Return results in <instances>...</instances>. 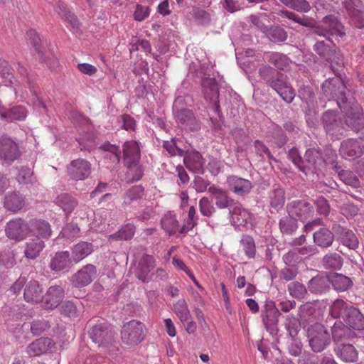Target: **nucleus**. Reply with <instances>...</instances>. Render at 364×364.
I'll return each instance as SVG.
<instances>
[{
    "instance_id": "nucleus-1",
    "label": "nucleus",
    "mask_w": 364,
    "mask_h": 364,
    "mask_svg": "<svg viewBox=\"0 0 364 364\" xmlns=\"http://www.w3.org/2000/svg\"><path fill=\"white\" fill-rule=\"evenodd\" d=\"M331 314L334 318H342L349 328L364 330V316L358 309L338 299L331 307Z\"/></svg>"
},
{
    "instance_id": "nucleus-2",
    "label": "nucleus",
    "mask_w": 364,
    "mask_h": 364,
    "mask_svg": "<svg viewBox=\"0 0 364 364\" xmlns=\"http://www.w3.org/2000/svg\"><path fill=\"white\" fill-rule=\"evenodd\" d=\"M123 161L130 171L135 173L134 179L139 181L143 176V170L139 165L141 158L139 143L136 141H127L122 146Z\"/></svg>"
},
{
    "instance_id": "nucleus-3",
    "label": "nucleus",
    "mask_w": 364,
    "mask_h": 364,
    "mask_svg": "<svg viewBox=\"0 0 364 364\" xmlns=\"http://www.w3.org/2000/svg\"><path fill=\"white\" fill-rule=\"evenodd\" d=\"M89 325L90 328L88 334L92 342L104 348L114 345L115 333L107 322L102 320L95 323L93 320L90 321Z\"/></svg>"
},
{
    "instance_id": "nucleus-4",
    "label": "nucleus",
    "mask_w": 364,
    "mask_h": 364,
    "mask_svg": "<svg viewBox=\"0 0 364 364\" xmlns=\"http://www.w3.org/2000/svg\"><path fill=\"white\" fill-rule=\"evenodd\" d=\"M146 328L144 323L136 320H132L124 323L121 330V338L124 343L135 346L145 338Z\"/></svg>"
},
{
    "instance_id": "nucleus-5",
    "label": "nucleus",
    "mask_w": 364,
    "mask_h": 364,
    "mask_svg": "<svg viewBox=\"0 0 364 364\" xmlns=\"http://www.w3.org/2000/svg\"><path fill=\"white\" fill-rule=\"evenodd\" d=\"M346 36V28L338 20V17L333 15H328L323 18L320 25V36L325 37L332 43L331 38H343Z\"/></svg>"
},
{
    "instance_id": "nucleus-6",
    "label": "nucleus",
    "mask_w": 364,
    "mask_h": 364,
    "mask_svg": "<svg viewBox=\"0 0 364 364\" xmlns=\"http://www.w3.org/2000/svg\"><path fill=\"white\" fill-rule=\"evenodd\" d=\"M21 156L18 144L11 137H0V160L11 164Z\"/></svg>"
},
{
    "instance_id": "nucleus-7",
    "label": "nucleus",
    "mask_w": 364,
    "mask_h": 364,
    "mask_svg": "<svg viewBox=\"0 0 364 364\" xmlns=\"http://www.w3.org/2000/svg\"><path fill=\"white\" fill-rule=\"evenodd\" d=\"M281 313L272 300H267L262 313V321L271 334L278 331V318Z\"/></svg>"
},
{
    "instance_id": "nucleus-8",
    "label": "nucleus",
    "mask_w": 364,
    "mask_h": 364,
    "mask_svg": "<svg viewBox=\"0 0 364 364\" xmlns=\"http://www.w3.org/2000/svg\"><path fill=\"white\" fill-rule=\"evenodd\" d=\"M344 5L350 18V23L357 28H364V17L363 15V5L361 0H346Z\"/></svg>"
},
{
    "instance_id": "nucleus-9",
    "label": "nucleus",
    "mask_w": 364,
    "mask_h": 364,
    "mask_svg": "<svg viewBox=\"0 0 364 364\" xmlns=\"http://www.w3.org/2000/svg\"><path fill=\"white\" fill-rule=\"evenodd\" d=\"M6 235L16 241H21L29 235V223L21 218L10 220L6 225Z\"/></svg>"
},
{
    "instance_id": "nucleus-10",
    "label": "nucleus",
    "mask_w": 364,
    "mask_h": 364,
    "mask_svg": "<svg viewBox=\"0 0 364 364\" xmlns=\"http://www.w3.org/2000/svg\"><path fill=\"white\" fill-rule=\"evenodd\" d=\"M287 211L296 220L305 221L313 215L314 207L305 200H294L287 205Z\"/></svg>"
},
{
    "instance_id": "nucleus-11",
    "label": "nucleus",
    "mask_w": 364,
    "mask_h": 364,
    "mask_svg": "<svg viewBox=\"0 0 364 364\" xmlns=\"http://www.w3.org/2000/svg\"><path fill=\"white\" fill-rule=\"evenodd\" d=\"M97 267L92 264H88L74 274L70 282L74 287L82 288L90 284L97 277Z\"/></svg>"
},
{
    "instance_id": "nucleus-12",
    "label": "nucleus",
    "mask_w": 364,
    "mask_h": 364,
    "mask_svg": "<svg viewBox=\"0 0 364 364\" xmlns=\"http://www.w3.org/2000/svg\"><path fill=\"white\" fill-rule=\"evenodd\" d=\"M91 173V164L84 159L73 160L68 166V173L75 181L87 178Z\"/></svg>"
},
{
    "instance_id": "nucleus-13",
    "label": "nucleus",
    "mask_w": 364,
    "mask_h": 364,
    "mask_svg": "<svg viewBox=\"0 0 364 364\" xmlns=\"http://www.w3.org/2000/svg\"><path fill=\"white\" fill-rule=\"evenodd\" d=\"M55 346L53 341L48 337H41L31 343L26 349L29 357L39 356L47 353Z\"/></svg>"
},
{
    "instance_id": "nucleus-14",
    "label": "nucleus",
    "mask_w": 364,
    "mask_h": 364,
    "mask_svg": "<svg viewBox=\"0 0 364 364\" xmlns=\"http://www.w3.org/2000/svg\"><path fill=\"white\" fill-rule=\"evenodd\" d=\"M331 45L326 44L323 41H320V58L322 57L330 63L331 68L334 69V65H340L342 64V57L340 51L336 48L334 43Z\"/></svg>"
},
{
    "instance_id": "nucleus-15",
    "label": "nucleus",
    "mask_w": 364,
    "mask_h": 364,
    "mask_svg": "<svg viewBox=\"0 0 364 364\" xmlns=\"http://www.w3.org/2000/svg\"><path fill=\"white\" fill-rule=\"evenodd\" d=\"M267 84L272 87L285 102L291 103L293 101L295 97L294 92L292 87L284 80L279 77L274 79L273 77Z\"/></svg>"
},
{
    "instance_id": "nucleus-16",
    "label": "nucleus",
    "mask_w": 364,
    "mask_h": 364,
    "mask_svg": "<svg viewBox=\"0 0 364 364\" xmlns=\"http://www.w3.org/2000/svg\"><path fill=\"white\" fill-rule=\"evenodd\" d=\"M355 336V334L351 328L343 325L341 322L335 323L332 328V336L336 346L348 343Z\"/></svg>"
},
{
    "instance_id": "nucleus-17",
    "label": "nucleus",
    "mask_w": 364,
    "mask_h": 364,
    "mask_svg": "<svg viewBox=\"0 0 364 364\" xmlns=\"http://www.w3.org/2000/svg\"><path fill=\"white\" fill-rule=\"evenodd\" d=\"M340 152L344 158H356L364 153V146L358 140L348 139L341 144Z\"/></svg>"
},
{
    "instance_id": "nucleus-18",
    "label": "nucleus",
    "mask_w": 364,
    "mask_h": 364,
    "mask_svg": "<svg viewBox=\"0 0 364 364\" xmlns=\"http://www.w3.org/2000/svg\"><path fill=\"white\" fill-rule=\"evenodd\" d=\"M50 224L41 220H33L29 222V234L35 236L36 239H47L51 235Z\"/></svg>"
},
{
    "instance_id": "nucleus-19",
    "label": "nucleus",
    "mask_w": 364,
    "mask_h": 364,
    "mask_svg": "<svg viewBox=\"0 0 364 364\" xmlns=\"http://www.w3.org/2000/svg\"><path fill=\"white\" fill-rule=\"evenodd\" d=\"M321 88L326 96L341 100L345 99L344 87L338 79L333 78L326 81Z\"/></svg>"
},
{
    "instance_id": "nucleus-20",
    "label": "nucleus",
    "mask_w": 364,
    "mask_h": 364,
    "mask_svg": "<svg viewBox=\"0 0 364 364\" xmlns=\"http://www.w3.org/2000/svg\"><path fill=\"white\" fill-rule=\"evenodd\" d=\"M300 97L308 105L309 109L306 110V122L309 127H314L317 122V117L315 112L310 109V105L313 104L314 94L309 87H301L299 90Z\"/></svg>"
},
{
    "instance_id": "nucleus-21",
    "label": "nucleus",
    "mask_w": 364,
    "mask_h": 364,
    "mask_svg": "<svg viewBox=\"0 0 364 364\" xmlns=\"http://www.w3.org/2000/svg\"><path fill=\"white\" fill-rule=\"evenodd\" d=\"M326 277L333 289L338 292H343L353 285L350 278L341 274L331 272L328 274Z\"/></svg>"
},
{
    "instance_id": "nucleus-22",
    "label": "nucleus",
    "mask_w": 364,
    "mask_h": 364,
    "mask_svg": "<svg viewBox=\"0 0 364 364\" xmlns=\"http://www.w3.org/2000/svg\"><path fill=\"white\" fill-rule=\"evenodd\" d=\"M183 162L186 168L193 172H199L202 170L204 164L202 155L196 151L186 152L183 157Z\"/></svg>"
},
{
    "instance_id": "nucleus-23",
    "label": "nucleus",
    "mask_w": 364,
    "mask_h": 364,
    "mask_svg": "<svg viewBox=\"0 0 364 364\" xmlns=\"http://www.w3.org/2000/svg\"><path fill=\"white\" fill-rule=\"evenodd\" d=\"M71 260L68 251L58 252L51 258L49 267L55 272L62 271L70 267Z\"/></svg>"
},
{
    "instance_id": "nucleus-24",
    "label": "nucleus",
    "mask_w": 364,
    "mask_h": 364,
    "mask_svg": "<svg viewBox=\"0 0 364 364\" xmlns=\"http://www.w3.org/2000/svg\"><path fill=\"white\" fill-rule=\"evenodd\" d=\"M55 10L63 19L71 26L72 28L79 29L80 23L77 18L67 8L64 3L60 0L57 1Z\"/></svg>"
},
{
    "instance_id": "nucleus-25",
    "label": "nucleus",
    "mask_w": 364,
    "mask_h": 364,
    "mask_svg": "<svg viewBox=\"0 0 364 364\" xmlns=\"http://www.w3.org/2000/svg\"><path fill=\"white\" fill-rule=\"evenodd\" d=\"M161 228L169 236L173 235L178 231L179 232L180 225L176 218V215L173 213H168L161 220Z\"/></svg>"
},
{
    "instance_id": "nucleus-26",
    "label": "nucleus",
    "mask_w": 364,
    "mask_h": 364,
    "mask_svg": "<svg viewBox=\"0 0 364 364\" xmlns=\"http://www.w3.org/2000/svg\"><path fill=\"white\" fill-rule=\"evenodd\" d=\"M45 247V242L40 239H31L26 243L24 255L29 259H35L39 257Z\"/></svg>"
},
{
    "instance_id": "nucleus-27",
    "label": "nucleus",
    "mask_w": 364,
    "mask_h": 364,
    "mask_svg": "<svg viewBox=\"0 0 364 364\" xmlns=\"http://www.w3.org/2000/svg\"><path fill=\"white\" fill-rule=\"evenodd\" d=\"M208 192L214 196L218 208H225L232 205V200L228 196L226 191L223 189L211 186L208 188Z\"/></svg>"
},
{
    "instance_id": "nucleus-28",
    "label": "nucleus",
    "mask_w": 364,
    "mask_h": 364,
    "mask_svg": "<svg viewBox=\"0 0 364 364\" xmlns=\"http://www.w3.org/2000/svg\"><path fill=\"white\" fill-rule=\"evenodd\" d=\"M4 205L9 210L16 212L25 205V198L20 193L13 192L6 196Z\"/></svg>"
},
{
    "instance_id": "nucleus-29",
    "label": "nucleus",
    "mask_w": 364,
    "mask_h": 364,
    "mask_svg": "<svg viewBox=\"0 0 364 364\" xmlns=\"http://www.w3.org/2000/svg\"><path fill=\"white\" fill-rule=\"evenodd\" d=\"M93 251L91 243L80 242L72 248V259L77 263L90 255Z\"/></svg>"
},
{
    "instance_id": "nucleus-30",
    "label": "nucleus",
    "mask_w": 364,
    "mask_h": 364,
    "mask_svg": "<svg viewBox=\"0 0 364 364\" xmlns=\"http://www.w3.org/2000/svg\"><path fill=\"white\" fill-rule=\"evenodd\" d=\"M336 351L337 355L344 361L354 362L357 360V351L353 345L349 343L337 345Z\"/></svg>"
},
{
    "instance_id": "nucleus-31",
    "label": "nucleus",
    "mask_w": 364,
    "mask_h": 364,
    "mask_svg": "<svg viewBox=\"0 0 364 364\" xmlns=\"http://www.w3.org/2000/svg\"><path fill=\"white\" fill-rule=\"evenodd\" d=\"M202 87L206 100L215 101L219 96V88L215 79L204 78L202 80Z\"/></svg>"
},
{
    "instance_id": "nucleus-32",
    "label": "nucleus",
    "mask_w": 364,
    "mask_h": 364,
    "mask_svg": "<svg viewBox=\"0 0 364 364\" xmlns=\"http://www.w3.org/2000/svg\"><path fill=\"white\" fill-rule=\"evenodd\" d=\"M230 184L234 193L241 196L249 193L252 188L250 181L235 176L230 178Z\"/></svg>"
},
{
    "instance_id": "nucleus-33",
    "label": "nucleus",
    "mask_w": 364,
    "mask_h": 364,
    "mask_svg": "<svg viewBox=\"0 0 364 364\" xmlns=\"http://www.w3.org/2000/svg\"><path fill=\"white\" fill-rule=\"evenodd\" d=\"M341 243L350 249L355 250L358 247L359 242L354 232L350 230L341 228L338 237Z\"/></svg>"
},
{
    "instance_id": "nucleus-34",
    "label": "nucleus",
    "mask_w": 364,
    "mask_h": 364,
    "mask_svg": "<svg viewBox=\"0 0 364 364\" xmlns=\"http://www.w3.org/2000/svg\"><path fill=\"white\" fill-rule=\"evenodd\" d=\"M55 203L61 207L63 211L67 214L70 213L77 204L76 200L67 193L59 195L56 198Z\"/></svg>"
},
{
    "instance_id": "nucleus-35",
    "label": "nucleus",
    "mask_w": 364,
    "mask_h": 364,
    "mask_svg": "<svg viewBox=\"0 0 364 364\" xmlns=\"http://www.w3.org/2000/svg\"><path fill=\"white\" fill-rule=\"evenodd\" d=\"M144 188L141 186H134L130 188L124 196L123 204L125 205H131L144 196Z\"/></svg>"
},
{
    "instance_id": "nucleus-36",
    "label": "nucleus",
    "mask_w": 364,
    "mask_h": 364,
    "mask_svg": "<svg viewBox=\"0 0 364 364\" xmlns=\"http://www.w3.org/2000/svg\"><path fill=\"white\" fill-rule=\"evenodd\" d=\"M249 21L255 28H257L263 33H267L270 22L267 14H262L259 16L252 15L249 17Z\"/></svg>"
},
{
    "instance_id": "nucleus-37",
    "label": "nucleus",
    "mask_w": 364,
    "mask_h": 364,
    "mask_svg": "<svg viewBox=\"0 0 364 364\" xmlns=\"http://www.w3.org/2000/svg\"><path fill=\"white\" fill-rule=\"evenodd\" d=\"M307 338L311 349L315 352H318V323L315 322L310 325L307 328Z\"/></svg>"
},
{
    "instance_id": "nucleus-38",
    "label": "nucleus",
    "mask_w": 364,
    "mask_h": 364,
    "mask_svg": "<svg viewBox=\"0 0 364 364\" xmlns=\"http://www.w3.org/2000/svg\"><path fill=\"white\" fill-rule=\"evenodd\" d=\"M58 297H24L28 302L40 303L45 309H53L59 305Z\"/></svg>"
},
{
    "instance_id": "nucleus-39",
    "label": "nucleus",
    "mask_w": 364,
    "mask_h": 364,
    "mask_svg": "<svg viewBox=\"0 0 364 364\" xmlns=\"http://www.w3.org/2000/svg\"><path fill=\"white\" fill-rule=\"evenodd\" d=\"M297 228V220L289 214L282 217L279 221V228L283 233L291 235Z\"/></svg>"
},
{
    "instance_id": "nucleus-40",
    "label": "nucleus",
    "mask_w": 364,
    "mask_h": 364,
    "mask_svg": "<svg viewBox=\"0 0 364 364\" xmlns=\"http://www.w3.org/2000/svg\"><path fill=\"white\" fill-rule=\"evenodd\" d=\"M27 112L23 106H15L6 110L4 121L13 122L23 120L26 117Z\"/></svg>"
},
{
    "instance_id": "nucleus-41",
    "label": "nucleus",
    "mask_w": 364,
    "mask_h": 364,
    "mask_svg": "<svg viewBox=\"0 0 364 364\" xmlns=\"http://www.w3.org/2000/svg\"><path fill=\"white\" fill-rule=\"evenodd\" d=\"M270 205L272 208L277 210L281 209L285 202L284 191L282 188H277L274 189L269 195Z\"/></svg>"
},
{
    "instance_id": "nucleus-42",
    "label": "nucleus",
    "mask_w": 364,
    "mask_h": 364,
    "mask_svg": "<svg viewBox=\"0 0 364 364\" xmlns=\"http://www.w3.org/2000/svg\"><path fill=\"white\" fill-rule=\"evenodd\" d=\"M134 232V225L132 224H127L117 232L109 235V237L116 240H128L133 237Z\"/></svg>"
},
{
    "instance_id": "nucleus-43",
    "label": "nucleus",
    "mask_w": 364,
    "mask_h": 364,
    "mask_svg": "<svg viewBox=\"0 0 364 364\" xmlns=\"http://www.w3.org/2000/svg\"><path fill=\"white\" fill-rule=\"evenodd\" d=\"M173 311L181 322L188 321L190 313L187 307L186 301L183 298L179 299L173 304Z\"/></svg>"
},
{
    "instance_id": "nucleus-44",
    "label": "nucleus",
    "mask_w": 364,
    "mask_h": 364,
    "mask_svg": "<svg viewBox=\"0 0 364 364\" xmlns=\"http://www.w3.org/2000/svg\"><path fill=\"white\" fill-rule=\"evenodd\" d=\"M31 332L33 336H38L50 328V324L44 319L33 320L28 325Z\"/></svg>"
},
{
    "instance_id": "nucleus-45",
    "label": "nucleus",
    "mask_w": 364,
    "mask_h": 364,
    "mask_svg": "<svg viewBox=\"0 0 364 364\" xmlns=\"http://www.w3.org/2000/svg\"><path fill=\"white\" fill-rule=\"evenodd\" d=\"M231 213L232 221L237 225H244L250 218L249 212L239 206L235 207Z\"/></svg>"
},
{
    "instance_id": "nucleus-46",
    "label": "nucleus",
    "mask_w": 364,
    "mask_h": 364,
    "mask_svg": "<svg viewBox=\"0 0 364 364\" xmlns=\"http://www.w3.org/2000/svg\"><path fill=\"white\" fill-rule=\"evenodd\" d=\"M323 262L326 268L340 269L343 266V259L337 253H331L326 255L323 257Z\"/></svg>"
},
{
    "instance_id": "nucleus-47",
    "label": "nucleus",
    "mask_w": 364,
    "mask_h": 364,
    "mask_svg": "<svg viewBox=\"0 0 364 364\" xmlns=\"http://www.w3.org/2000/svg\"><path fill=\"white\" fill-rule=\"evenodd\" d=\"M265 34L273 42H283L287 38L285 30L279 26H272L269 29L268 28V32Z\"/></svg>"
},
{
    "instance_id": "nucleus-48",
    "label": "nucleus",
    "mask_w": 364,
    "mask_h": 364,
    "mask_svg": "<svg viewBox=\"0 0 364 364\" xmlns=\"http://www.w3.org/2000/svg\"><path fill=\"white\" fill-rule=\"evenodd\" d=\"M285 327L290 338H295L301 329L300 321L294 316H289L287 318Z\"/></svg>"
},
{
    "instance_id": "nucleus-49",
    "label": "nucleus",
    "mask_w": 364,
    "mask_h": 364,
    "mask_svg": "<svg viewBox=\"0 0 364 364\" xmlns=\"http://www.w3.org/2000/svg\"><path fill=\"white\" fill-rule=\"evenodd\" d=\"M240 242L246 256L250 259L253 258L256 253L253 238L248 235H243Z\"/></svg>"
},
{
    "instance_id": "nucleus-50",
    "label": "nucleus",
    "mask_w": 364,
    "mask_h": 364,
    "mask_svg": "<svg viewBox=\"0 0 364 364\" xmlns=\"http://www.w3.org/2000/svg\"><path fill=\"white\" fill-rule=\"evenodd\" d=\"M285 6L299 12H307L310 5L306 0H279Z\"/></svg>"
},
{
    "instance_id": "nucleus-51",
    "label": "nucleus",
    "mask_w": 364,
    "mask_h": 364,
    "mask_svg": "<svg viewBox=\"0 0 364 364\" xmlns=\"http://www.w3.org/2000/svg\"><path fill=\"white\" fill-rule=\"evenodd\" d=\"M340 179L347 185H350L353 187H359L360 181L358 177L350 171L341 170L338 173Z\"/></svg>"
},
{
    "instance_id": "nucleus-52",
    "label": "nucleus",
    "mask_w": 364,
    "mask_h": 364,
    "mask_svg": "<svg viewBox=\"0 0 364 364\" xmlns=\"http://www.w3.org/2000/svg\"><path fill=\"white\" fill-rule=\"evenodd\" d=\"M268 61L279 69L284 70L287 63V57L279 53H270L268 54Z\"/></svg>"
},
{
    "instance_id": "nucleus-53",
    "label": "nucleus",
    "mask_w": 364,
    "mask_h": 364,
    "mask_svg": "<svg viewBox=\"0 0 364 364\" xmlns=\"http://www.w3.org/2000/svg\"><path fill=\"white\" fill-rule=\"evenodd\" d=\"M199 209L200 213L207 217H210L215 212V208L211 202L206 197H203L199 201Z\"/></svg>"
},
{
    "instance_id": "nucleus-54",
    "label": "nucleus",
    "mask_w": 364,
    "mask_h": 364,
    "mask_svg": "<svg viewBox=\"0 0 364 364\" xmlns=\"http://www.w3.org/2000/svg\"><path fill=\"white\" fill-rule=\"evenodd\" d=\"M60 313L68 317H75L77 316V310L75 304L70 301H65L60 306Z\"/></svg>"
},
{
    "instance_id": "nucleus-55",
    "label": "nucleus",
    "mask_w": 364,
    "mask_h": 364,
    "mask_svg": "<svg viewBox=\"0 0 364 364\" xmlns=\"http://www.w3.org/2000/svg\"><path fill=\"white\" fill-rule=\"evenodd\" d=\"M288 352L293 356H299L301 353L302 344L296 337L291 338L288 344Z\"/></svg>"
},
{
    "instance_id": "nucleus-56",
    "label": "nucleus",
    "mask_w": 364,
    "mask_h": 364,
    "mask_svg": "<svg viewBox=\"0 0 364 364\" xmlns=\"http://www.w3.org/2000/svg\"><path fill=\"white\" fill-rule=\"evenodd\" d=\"M323 122L326 131L330 132L336 124V113L334 111L326 112L323 115Z\"/></svg>"
},
{
    "instance_id": "nucleus-57",
    "label": "nucleus",
    "mask_w": 364,
    "mask_h": 364,
    "mask_svg": "<svg viewBox=\"0 0 364 364\" xmlns=\"http://www.w3.org/2000/svg\"><path fill=\"white\" fill-rule=\"evenodd\" d=\"M333 239V235L329 230L320 228V246L326 247L331 245Z\"/></svg>"
},
{
    "instance_id": "nucleus-58",
    "label": "nucleus",
    "mask_w": 364,
    "mask_h": 364,
    "mask_svg": "<svg viewBox=\"0 0 364 364\" xmlns=\"http://www.w3.org/2000/svg\"><path fill=\"white\" fill-rule=\"evenodd\" d=\"M164 148L171 156H183L184 154V151L176 146V142L174 139H171V141H164Z\"/></svg>"
},
{
    "instance_id": "nucleus-59",
    "label": "nucleus",
    "mask_w": 364,
    "mask_h": 364,
    "mask_svg": "<svg viewBox=\"0 0 364 364\" xmlns=\"http://www.w3.org/2000/svg\"><path fill=\"white\" fill-rule=\"evenodd\" d=\"M100 149L107 151V154L105 156V157H108L109 154L110 159L113 161V162H119V148L114 145H112L109 143H106L103 144Z\"/></svg>"
},
{
    "instance_id": "nucleus-60",
    "label": "nucleus",
    "mask_w": 364,
    "mask_h": 364,
    "mask_svg": "<svg viewBox=\"0 0 364 364\" xmlns=\"http://www.w3.org/2000/svg\"><path fill=\"white\" fill-rule=\"evenodd\" d=\"M150 10L148 6L137 4L134 13V18L137 21H142L149 16Z\"/></svg>"
},
{
    "instance_id": "nucleus-61",
    "label": "nucleus",
    "mask_w": 364,
    "mask_h": 364,
    "mask_svg": "<svg viewBox=\"0 0 364 364\" xmlns=\"http://www.w3.org/2000/svg\"><path fill=\"white\" fill-rule=\"evenodd\" d=\"M318 151L316 149H308L304 155L305 162L308 164L309 168L316 169V163Z\"/></svg>"
},
{
    "instance_id": "nucleus-62",
    "label": "nucleus",
    "mask_w": 364,
    "mask_h": 364,
    "mask_svg": "<svg viewBox=\"0 0 364 364\" xmlns=\"http://www.w3.org/2000/svg\"><path fill=\"white\" fill-rule=\"evenodd\" d=\"M41 292L36 281H29L24 289L23 296H34Z\"/></svg>"
},
{
    "instance_id": "nucleus-63",
    "label": "nucleus",
    "mask_w": 364,
    "mask_h": 364,
    "mask_svg": "<svg viewBox=\"0 0 364 364\" xmlns=\"http://www.w3.org/2000/svg\"><path fill=\"white\" fill-rule=\"evenodd\" d=\"M289 157L294 163V164L301 171H304L303 166V164L304 161L302 160L301 156L296 149H291L289 150Z\"/></svg>"
},
{
    "instance_id": "nucleus-64",
    "label": "nucleus",
    "mask_w": 364,
    "mask_h": 364,
    "mask_svg": "<svg viewBox=\"0 0 364 364\" xmlns=\"http://www.w3.org/2000/svg\"><path fill=\"white\" fill-rule=\"evenodd\" d=\"M341 210V213L346 218H351L358 214L359 209L353 203H347L342 206Z\"/></svg>"
}]
</instances>
